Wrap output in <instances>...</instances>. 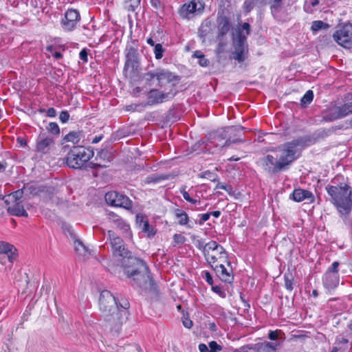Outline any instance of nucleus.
I'll use <instances>...</instances> for the list:
<instances>
[{
	"instance_id": "f257e3e1",
	"label": "nucleus",
	"mask_w": 352,
	"mask_h": 352,
	"mask_svg": "<svg viewBox=\"0 0 352 352\" xmlns=\"http://www.w3.org/2000/svg\"><path fill=\"white\" fill-rule=\"evenodd\" d=\"M108 235L111 241L113 255L122 257L123 261L124 274L131 278L134 283L142 287L151 279L148 275V267L145 262L136 257L131 256V253L124 245L123 240L111 231H108Z\"/></svg>"
},
{
	"instance_id": "f03ea898",
	"label": "nucleus",
	"mask_w": 352,
	"mask_h": 352,
	"mask_svg": "<svg viewBox=\"0 0 352 352\" xmlns=\"http://www.w3.org/2000/svg\"><path fill=\"white\" fill-rule=\"evenodd\" d=\"M99 308L105 325L111 329L118 330L122 325V312L118 311L117 298L109 291L101 292Z\"/></svg>"
},
{
	"instance_id": "7ed1b4c3",
	"label": "nucleus",
	"mask_w": 352,
	"mask_h": 352,
	"mask_svg": "<svg viewBox=\"0 0 352 352\" xmlns=\"http://www.w3.org/2000/svg\"><path fill=\"white\" fill-rule=\"evenodd\" d=\"M311 142L309 138L301 137L279 146V155L277 157L283 169L285 170L299 158L302 150L310 145Z\"/></svg>"
},
{
	"instance_id": "20e7f679",
	"label": "nucleus",
	"mask_w": 352,
	"mask_h": 352,
	"mask_svg": "<svg viewBox=\"0 0 352 352\" xmlns=\"http://www.w3.org/2000/svg\"><path fill=\"white\" fill-rule=\"evenodd\" d=\"M326 190L331 197V202L335 206L342 214H349L352 209V190L346 184L340 186H330L326 187Z\"/></svg>"
},
{
	"instance_id": "39448f33",
	"label": "nucleus",
	"mask_w": 352,
	"mask_h": 352,
	"mask_svg": "<svg viewBox=\"0 0 352 352\" xmlns=\"http://www.w3.org/2000/svg\"><path fill=\"white\" fill-rule=\"evenodd\" d=\"M93 151L83 146H75L67 153L66 164L69 168L78 169L86 166L94 157Z\"/></svg>"
},
{
	"instance_id": "423d86ee",
	"label": "nucleus",
	"mask_w": 352,
	"mask_h": 352,
	"mask_svg": "<svg viewBox=\"0 0 352 352\" xmlns=\"http://www.w3.org/2000/svg\"><path fill=\"white\" fill-rule=\"evenodd\" d=\"M203 254L212 267L215 265L217 262H224L228 259L225 249L214 241H211L203 246Z\"/></svg>"
},
{
	"instance_id": "0eeeda50",
	"label": "nucleus",
	"mask_w": 352,
	"mask_h": 352,
	"mask_svg": "<svg viewBox=\"0 0 352 352\" xmlns=\"http://www.w3.org/2000/svg\"><path fill=\"white\" fill-rule=\"evenodd\" d=\"M143 79L152 85L154 80L157 81V85L162 87L176 80V76L167 69L158 67L153 71H149L143 75Z\"/></svg>"
},
{
	"instance_id": "6e6552de",
	"label": "nucleus",
	"mask_w": 352,
	"mask_h": 352,
	"mask_svg": "<svg viewBox=\"0 0 352 352\" xmlns=\"http://www.w3.org/2000/svg\"><path fill=\"white\" fill-rule=\"evenodd\" d=\"M205 3L202 0H190L184 3L178 10L182 19L190 20L204 12Z\"/></svg>"
},
{
	"instance_id": "1a4fd4ad",
	"label": "nucleus",
	"mask_w": 352,
	"mask_h": 352,
	"mask_svg": "<svg viewBox=\"0 0 352 352\" xmlns=\"http://www.w3.org/2000/svg\"><path fill=\"white\" fill-rule=\"evenodd\" d=\"M234 52L233 58L239 63H243L246 60L248 55V45L246 36L239 30L233 38Z\"/></svg>"
},
{
	"instance_id": "9d476101",
	"label": "nucleus",
	"mask_w": 352,
	"mask_h": 352,
	"mask_svg": "<svg viewBox=\"0 0 352 352\" xmlns=\"http://www.w3.org/2000/svg\"><path fill=\"white\" fill-rule=\"evenodd\" d=\"M333 40L346 49L352 48V23L340 25L333 34Z\"/></svg>"
},
{
	"instance_id": "9b49d317",
	"label": "nucleus",
	"mask_w": 352,
	"mask_h": 352,
	"mask_svg": "<svg viewBox=\"0 0 352 352\" xmlns=\"http://www.w3.org/2000/svg\"><path fill=\"white\" fill-rule=\"evenodd\" d=\"M80 21V14L78 10L68 8L60 20V25L65 32H72Z\"/></svg>"
},
{
	"instance_id": "f8f14e48",
	"label": "nucleus",
	"mask_w": 352,
	"mask_h": 352,
	"mask_svg": "<svg viewBox=\"0 0 352 352\" xmlns=\"http://www.w3.org/2000/svg\"><path fill=\"white\" fill-rule=\"evenodd\" d=\"M104 198L109 205L116 207H122L128 210L132 208V201L130 199L116 191L107 192Z\"/></svg>"
},
{
	"instance_id": "ddd939ff",
	"label": "nucleus",
	"mask_w": 352,
	"mask_h": 352,
	"mask_svg": "<svg viewBox=\"0 0 352 352\" xmlns=\"http://www.w3.org/2000/svg\"><path fill=\"white\" fill-rule=\"evenodd\" d=\"M218 277L223 282L231 283L234 280V275L230 262H221L219 265L212 267Z\"/></svg>"
},
{
	"instance_id": "4468645a",
	"label": "nucleus",
	"mask_w": 352,
	"mask_h": 352,
	"mask_svg": "<svg viewBox=\"0 0 352 352\" xmlns=\"http://www.w3.org/2000/svg\"><path fill=\"white\" fill-rule=\"evenodd\" d=\"M175 96V93L172 91L162 92L156 89H151L148 94L147 104L153 105L169 100Z\"/></svg>"
},
{
	"instance_id": "2eb2a0df",
	"label": "nucleus",
	"mask_w": 352,
	"mask_h": 352,
	"mask_svg": "<svg viewBox=\"0 0 352 352\" xmlns=\"http://www.w3.org/2000/svg\"><path fill=\"white\" fill-rule=\"evenodd\" d=\"M16 249L11 244L0 241V263L6 264V261L13 263L15 260Z\"/></svg>"
},
{
	"instance_id": "dca6fc26",
	"label": "nucleus",
	"mask_w": 352,
	"mask_h": 352,
	"mask_svg": "<svg viewBox=\"0 0 352 352\" xmlns=\"http://www.w3.org/2000/svg\"><path fill=\"white\" fill-rule=\"evenodd\" d=\"M263 168L268 173H276L283 170L278 157L267 155L261 160Z\"/></svg>"
},
{
	"instance_id": "f3484780",
	"label": "nucleus",
	"mask_w": 352,
	"mask_h": 352,
	"mask_svg": "<svg viewBox=\"0 0 352 352\" xmlns=\"http://www.w3.org/2000/svg\"><path fill=\"white\" fill-rule=\"evenodd\" d=\"M352 112V96L350 101L339 107H334L329 110V119L336 120L347 116Z\"/></svg>"
},
{
	"instance_id": "a211bd4d",
	"label": "nucleus",
	"mask_w": 352,
	"mask_h": 352,
	"mask_svg": "<svg viewBox=\"0 0 352 352\" xmlns=\"http://www.w3.org/2000/svg\"><path fill=\"white\" fill-rule=\"evenodd\" d=\"M139 66V54L136 49L131 47L126 53V61L124 67V70L133 72Z\"/></svg>"
},
{
	"instance_id": "6ab92c4d",
	"label": "nucleus",
	"mask_w": 352,
	"mask_h": 352,
	"mask_svg": "<svg viewBox=\"0 0 352 352\" xmlns=\"http://www.w3.org/2000/svg\"><path fill=\"white\" fill-rule=\"evenodd\" d=\"M54 145V140L45 134H41L37 140L36 151L42 154L47 153Z\"/></svg>"
},
{
	"instance_id": "aec40b11",
	"label": "nucleus",
	"mask_w": 352,
	"mask_h": 352,
	"mask_svg": "<svg viewBox=\"0 0 352 352\" xmlns=\"http://www.w3.org/2000/svg\"><path fill=\"white\" fill-rule=\"evenodd\" d=\"M339 274L325 272L322 276V285L325 289L331 292L335 289L339 285Z\"/></svg>"
},
{
	"instance_id": "412c9836",
	"label": "nucleus",
	"mask_w": 352,
	"mask_h": 352,
	"mask_svg": "<svg viewBox=\"0 0 352 352\" xmlns=\"http://www.w3.org/2000/svg\"><path fill=\"white\" fill-rule=\"evenodd\" d=\"M290 198L296 202L307 200L310 203H312L315 200L314 195L311 192L301 188L295 189L290 195Z\"/></svg>"
},
{
	"instance_id": "4be33fe9",
	"label": "nucleus",
	"mask_w": 352,
	"mask_h": 352,
	"mask_svg": "<svg viewBox=\"0 0 352 352\" xmlns=\"http://www.w3.org/2000/svg\"><path fill=\"white\" fill-rule=\"evenodd\" d=\"M7 205L8 212L14 216L18 217H27L28 212L23 208L21 201H16V202H5Z\"/></svg>"
},
{
	"instance_id": "5701e85b",
	"label": "nucleus",
	"mask_w": 352,
	"mask_h": 352,
	"mask_svg": "<svg viewBox=\"0 0 352 352\" xmlns=\"http://www.w3.org/2000/svg\"><path fill=\"white\" fill-rule=\"evenodd\" d=\"M230 27L229 19L226 16L218 18L219 36H223L226 35L230 31Z\"/></svg>"
},
{
	"instance_id": "b1692460",
	"label": "nucleus",
	"mask_w": 352,
	"mask_h": 352,
	"mask_svg": "<svg viewBox=\"0 0 352 352\" xmlns=\"http://www.w3.org/2000/svg\"><path fill=\"white\" fill-rule=\"evenodd\" d=\"M168 177L166 175H158V174H152L151 175L147 176L144 180V184H155L161 182L162 181L168 179Z\"/></svg>"
},
{
	"instance_id": "393cba45",
	"label": "nucleus",
	"mask_w": 352,
	"mask_h": 352,
	"mask_svg": "<svg viewBox=\"0 0 352 352\" xmlns=\"http://www.w3.org/2000/svg\"><path fill=\"white\" fill-rule=\"evenodd\" d=\"M278 342H263L259 344V350L263 352H276L279 346Z\"/></svg>"
},
{
	"instance_id": "a878e982",
	"label": "nucleus",
	"mask_w": 352,
	"mask_h": 352,
	"mask_svg": "<svg viewBox=\"0 0 352 352\" xmlns=\"http://www.w3.org/2000/svg\"><path fill=\"white\" fill-rule=\"evenodd\" d=\"M175 215L176 219L178 220V223L181 226H187L189 221V217L188 214L181 210L176 209L175 210Z\"/></svg>"
},
{
	"instance_id": "bb28decb",
	"label": "nucleus",
	"mask_w": 352,
	"mask_h": 352,
	"mask_svg": "<svg viewBox=\"0 0 352 352\" xmlns=\"http://www.w3.org/2000/svg\"><path fill=\"white\" fill-rule=\"evenodd\" d=\"M334 346H340L342 352H346L349 349L348 339L341 335L336 337Z\"/></svg>"
},
{
	"instance_id": "cd10ccee",
	"label": "nucleus",
	"mask_w": 352,
	"mask_h": 352,
	"mask_svg": "<svg viewBox=\"0 0 352 352\" xmlns=\"http://www.w3.org/2000/svg\"><path fill=\"white\" fill-rule=\"evenodd\" d=\"M334 346H340L342 352H346L349 349L348 339L341 335L336 337Z\"/></svg>"
},
{
	"instance_id": "c85d7f7f",
	"label": "nucleus",
	"mask_w": 352,
	"mask_h": 352,
	"mask_svg": "<svg viewBox=\"0 0 352 352\" xmlns=\"http://www.w3.org/2000/svg\"><path fill=\"white\" fill-rule=\"evenodd\" d=\"M23 188L21 190H18L8 196L6 197L5 202H16V201H21L23 195H24Z\"/></svg>"
},
{
	"instance_id": "c756f323",
	"label": "nucleus",
	"mask_w": 352,
	"mask_h": 352,
	"mask_svg": "<svg viewBox=\"0 0 352 352\" xmlns=\"http://www.w3.org/2000/svg\"><path fill=\"white\" fill-rule=\"evenodd\" d=\"M330 25L322 21H314L311 23V30L313 32H318L320 30H327Z\"/></svg>"
},
{
	"instance_id": "7c9ffc66",
	"label": "nucleus",
	"mask_w": 352,
	"mask_h": 352,
	"mask_svg": "<svg viewBox=\"0 0 352 352\" xmlns=\"http://www.w3.org/2000/svg\"><path fill=\"white\" fill-rule=\"evenodd\" d=\"M24 193L25 195H37L41 191L40 187L33 184H28L23 187Z\"/></svg>"
},
{
	"instance_id": "2f4dec72",
	"label": "nucleus",
	"mask_w": 352,
	"mask_h": 352,
	"mask_svg": "<svg viewBox=\"0 0 352 352\" xmlns=\"http://www.w3.org/2000/svg\"><path fill=\"white\" fill-rule=\"evenodd\" d=\"M118 311L122 312V320H123V316L126 314V310L129 308V302L127 299L122 298L120 300L117 298Z\"/></svg>"
},
{
	"instance_id": "473e14b6",
	"label": "nucleus",
	"mask_w": 352,
	"mask_h": 352,
	"mask_svg": "<svg viewBox=\"0 0 352 352\" xmlns=\"http://www.w3.org/2000/svg\"><path fill=\"white\" fill-rule=\"evenodd\" d=\"M80 132L72 131L67 134L64 139L67 142L78 144L80 140Z\"/></svg>"
},
{
	"instance_id": "72a5a7b5",
	"label": "nucleus",
	"mask_w": 352,
	"mask_h": 352,
	"mask_svg": "<svg viewBox=\"0 0 352 352\" xmlns=\"http://www.w3.org/2000/svg\"><path fill=\"white\" fill-rule=\"evenodd\" d=\"M74 247L76 252L79 254L83 256H85L88 253L87 248L85 246V245L80 241H75Z\"/></svg>"
},
{
	"instance_id": "f704fd0d",
	"label": "nucleus",
	"mask_w": 352,
	"mask_h": 352,
	"mask_svg": "<svg viewBox=\"0 0 352 352\" xmlns=\"http://www.w3.org/2000/svg\"><path fill=\"white\" fill-rule=\"evenodd\" d=\"M319 0H313L311 1H305L304 10L309 14H312L316 11L315 7L319 4Z\"/></svg>"
},
{
	"instance_id": "c9c22d12",
	"label": "nucleus",
	"mask_w": 352,
	"mask_h": 352,
	"mask_svg": "<svg viewBox=\"0 0 352 352\" xmlns=\"http://www.w3.org/2000/svg\"><path fill=\"white\" fill-rule=\"evenodd\" d=\"M118 222L119 223H118L116 225V226L120 230H122L124 233H125L126 236H130V226L129 225V223H127L122 219H120V220Z\"/></svg>"
},
{
	"instance_id": "e433bc0d",
	"label": "nucleus",
	"mask_w": 352,
	"mask_h": 352,
	"mask_svg": "<svg viewBox=\"0 0 352 352\" xmlns=\"http://www.w3.org/2000/svg\"><path fill=\"white\" fill-rule=\"evenodd\" d=\"M234 352H259V348L257 345H245L236 349Z\"/></svg>"
},
{
	"instance_id": "4c0bfd02",
	"label": "nucleus",
	"mask_w": 352,
	"mask_h": 352,
	"mask_svg": "<svg viewBox=\"0 0 352 352\" xmlns=\"http://www.w3.org/2000/svg\"><path fill=\"white\" fill-rule=\"evenodd\" d=\"M164 51H165V50H164V48H163L162 44H160V43L156 44L154 47V50H153V52L155 54V58L157 60L161 59L163 57Z\"/></svg>"
},
{
	"instance_id": "58836bf2",
	"label": "nucleus",
	"mask_w": 352,
	"mask_h": 352,
	"mask_svg": "<svg viewBox=\"0 0 352 352\" xmlns=\"http://www.w3.org/2000/svg\"><path fill=\"white\" fill-rule=\"evenodd\" d=\"M314 98V93L311 90H308L300 100L302 104H309L311 102Z\"/></svg>"
},
{
	"instance_id": "ea45409f",
	"label": "nucleus",
	"mask_w": 352,
	"mask_h": 352,
	"mask_svg": "<svg viewBox=\"0 0 352 352\" xmlns=\"http://www.w3.org/2000/svg\"><path fill=\"white\" fill-rule=\"evenodd\" d=\"M293 280L294 278L292 274H285L284 275L285 287L289 291H292L294 289Z\"/></svg>"
},
{
	"instance_id": "a19ab883",
	"label": "nucleus",
	"mask_w": 352,
	"mask_h": 352,
	"mask_svg": "<svg viewBox=\"0 0 352 352\" xmlns=\"http://www.w3.org/2000/svg\"><path fill=\"white\" fill-rule=\"evenodd\" d=\"M47 130L55 135H58L60 133V128L56 122H50L47 126Z\"/></svg>"
},
{
	"instance_id": "79ce46f5",
	"label": "nucleus",
	"mask_w": 352,
	"mask_h": 352,
	"mask_svg": "<svg viewBox=\"0 0 352 352\" xmlns=\"http://www.w3.org/2000/svg\"><path fill=\"white\" fill-rule=\"evenodd\" d=\"M142 231L147 233L149 236H154L155 232L147 221H144L142 225Z\"/></svg>"
},
{
	"instance_id": "37998d69",
	"label": "nucleus",
	"mask_w": 352,
	"mask_h": 352,
	"mask_svg": "<svg viewBox=\"0 0 352 352\" xmlns=\"http://www.w3.org/2000/svg\"><path fill=\"white\" fill-rule=\"evenodd\" d=\"M210 25V22L208 21H206L204 23H202L199 30L200 36L205 37L207 35L208 28H209Z\"/></svg>"
},
{
	"instance_id": "c03bdc74",
	"label": "nucleus",
	"mask_w": 352,
	"mask_h": 352,
	"mask_svg": "<svg viewBox=\"0 0 352 352\" xmlns=\"http://www.w3.org/2000/svg\"><path fill=\"white\" fill-rule=\"evenodd\" d=\"M129 3L128 10L134 12L140 5L141 0H126Z\"/></svg>"
},
{
	"instance_id": "a18cd8bd",
	"label": "nucleus",
	"mask_w": 352,
	"mask_h": 352,
	"mask_svg": "<svg viewBox=\"0 0 352 352\" xmlns=\"http://www.w3.org/2000/svg\"><path fill=\"white\" fill-rule=\"evenodd\" d=\"M210 352H218L222 350V346L215 341H211L208 344Z\"/></svg>"
},
{
	"instance_id": "49530a36",
	"label": "nucleus",
	"mask_w": 352,
	"mask_h": 352,
	"mask_svg": "<svg viewBox=\"0 0 352 352\" xmlns=\"http://www.w3.org/2000/svg\"><path fill=\"white\" fill-rule=\"evenodd\" d=\"M233 128H234L233 126H229V127L225 128L222 131L219 132L217 134V135H215V138H217V139L221 138V139L225 140L227 137L226 133L232 131Z\"/></svg>"
},
{
	"instance_id": "de8ad7c7",
	"label": "nucleus",
	"mask_w": 352,
	"mask_h": 352,
	"mask_svg": "<svg viewBox=\"0 0 352 352\" xmlns=\"http://www.w3.org/2000/svg\"><path fill=\"white\" fill-rule=\"evenodd\" d=\"M212 290L217 294L220 297L224 298L226 297V292L220 286L216 285L212 287Z\"/></svg>"
},
{
	"instance_id": "09e8293b",
	"label": "nucleus",
	"mask_w": 352,
	"mask_h": 352,
	"mask_svg": "<svg viewBox=\"0 0 352 352\" xmlns=\"http://www.w3.org/2000/svg\"><path fill=\"white\" fill-rule=\"evenodd\" d=\"M339 265H340V263L338 261H334L331 264V267L327 269L326 272H330L331 274H338V267H339Z\"/></svg>"
},
{
	"instance_id": "8fccbe9b",
	"label": "nucleus",
	"mask_w": 352,
	"mask_h": 352,
	"mask_svg": "<svg viewBox=\"0 0 352 352\" xmlns=\"http://www.w3.org/2000/svg\"><path fill=\"white\" fill-rule=\"evenodd\" d=\"M256 3V0H246L244 2V9L247 12L251 11V10L254 8Z\"/></svg>"
},
{
	"instance_id": "3c124183",
	"label": "nucleus",
	"mask_w": 352,
	"mask_h": 352,
	"mask_svg": "<svg viewBox=\"0 0 352 352\" xmlns=\"http://www.w3.org/2000/svg\"><path fill=\"white\" fill-rule=\"evenodd\" d=\"M150 3L152 7L157 10H161L164 8L161 0H150Z\"/></svg>"
},
{
	"instance_id": "603ef678",
	"label": "nucleus",
	"mask_w": 352,
	"mask_h": 352,
	"mask_svg": "<svg viewBox=\"0 0 352 352\" xmlns=\"http://www.w3.org/2000/svg\"><path fill=\"white\" fill-rule=\"evenodd\" d=\"M216 188L224 190L227 191L229 194L231 193V191L232 190V188L230 186H228L225 183H218L216 186Z\"/></svg>"
},
{
	"instance_id": "864d4df0",
	"label": "nucleus",
	"mask_w": 352,
	"mask_h": 352,
	"mask_svg": "<svg viewBox=\"0 0 352 352\" xmlns=\"http://www.w3.org/2000/svg\"><path fill=\"white\" fill-rule=\"evenodd\" d=\"M59 119L62 123H66L69 119V114L67 111H63L59 115Z\"/></svg>"
},
{
	"instance_id": "5fc2aeb1",
	"label": "nucleus",
	"mask_w": 352,
	"mask_h": 352,
	"mask_svg": "<svg viewBox=\"0 0 352 352\" xmlns=\"http://www.w3.org/2000/svg\"><path fill=\"white\" fill-rule=\"evenodd\" d=\"M174 241L176 243L182 244L186 241V238L181 234H175L173 236Z\"/></svg>"
},
{
	"instance_id": "6e6d98bb",
	"label": "nucleus",
	"mask_w": 352,
	"mask_h": 352,
	"mask_svg": "<svg viewBox=\"0 0 352 352\" xmlns=\"http://www.w3.org/2000/svg\"><path fill=\"white\" fill-rule=\"evenodd\" d=\"M79 57L84 63L88 62V53L87 49H82L79 53Z\"/></svg>"
},
{
	"instance_id": "4d7b16f0",
	"label": "nucleus",
	"mask_w": 352,
	"mask_h": 352,
	"mask_svg": "<svg viewBox=\"0 0 352 352\" xmlns=\"http://www.w3.org/2000/svg\"><path fill=\"white\" fill-rule=\"evenodd\" d=\"M204 278L206 280V281L210 285H212L213 284V279L212 276L208 272H204Z\"/></svg>"
},
{
	"instance_id": "13d9d810",
	"label": "nucleus",
	"mask_w": 352,
	"mask_h": 352,
	"mask_svg": "<svg viewBox=\"0 0 352 352\" xmlns=\"http://www.w3.org/2000/svg\"><path fill=\"white\" fill-rule=\"evenodd\" d=\"M186 186H182L179 192L182 195L184 199L188 201V200L191 198L188 192L186 190Z\"/></svg>"
},
{
	"instance_id": "bf43d9fd",
	"label": "nucleus",
	"mask_w": 352,
	"mask_h": 352,
	"mask_svg": "<svg viewBox=\"0 0 352 352\" xmlns=\"http://www.w3.org/2000/svg\"><path fill=\"white\" fill-rule=\"evenodd\" d=\"M120 217L119 216H118L117 214H116L115 213H110L109 214V219L111 222H113L114 223V225L116 226L118 223H119L118 221L120 220Z\"/></svg>"
},
{
	"instance_id": "052dcab7",
	"label": "nucleus",
	"mask_w": 352,
	"mask_h": 352,
	"mask_svg": "<svg viewBox=\"0 0 352 352\" xmlns=\"http://www.w3.org/2000/svg\"><path fill=\"white\" fill-rule=\"evenodd\" d=\"M199 216L201 218H200L199 223L200 225H202L204 222L207 221L209 219V218L210 217V212H208V213L200 214Z\"/></svg>"
},
{
	"instance_id": "680f3d73",
	"label": "nucleus",
	"mask_w": 352,
	"mask_h": 352,
	"mask_svg": "<svg viewBox=\"0 0 352 352\" xmlns=\"http://www.w3.org/2000/svg\"><path fill=\"white\" fill-rule=\"evenodd\" d=\"M239 30V29L238 30H236V32ZM240 30H245L246 32V35H245V36L247 35H248L250 32V25L248 23H244L242 25H241V29H240ZM242 32V31H241Z\"/></svg>"
},
{
	"instance_id": "e2e57ef3",
	"label": "nucleus",
	"mask_w": 352,
	"mask_h": 352,
	"mask_svg": "<svg viewBox=\"0 0 352 352\" xmlns=\"http://www.w3.org/2000/svg\"><path fill=\"white\" fill-rule=\"evenodd\" d=\"M47 116L50 118H54L56 116V111L54 108L50 107L47 110Z\"/></svg>"
},
{
	"instance_id": "0e129e2a",
	"label": "nucleus",
	"mask_w": 352,
	"mask_h": 352,
	"mask_svg": "<svg viewBox=\"0 0 352 352\" xmlns=\"http://www.w3.org/2000/svg\"><path fill=\"white\" fill-rule=\"evenodd\" d=\"M183 324L185 327L190 329L192 327V322L189 318H185L183 320Z\"/></svg>"
},
{
	"instance_id": "69168bd1",
	"label": "nucleus",
	"mask_w": 352,
	"mask_h": 352,
	"mask_svg": "<svg viewBox=\"0 0 352 352\" xmlns=\"http://www.w3.org/2000/svg\"><path fill=\"white\" fill-rule=\"evenodd\" d=\"M268 338L271 340H276L278 338V333L276 331H270Z\"/></svg>"
},
{
	"instance_id": "338daca9",
	"label": "nucleus",
	"mask_w": 352,
	"mask_h": 352,
	"mask_svg": "<svg viewBox=\"0 0 352 352\" xmlns=\"http://www.w3.org/2000/svg\"><path fill=\"white\" fill-rule=\"evenodd\" d=\"M199 350L200 352H210L209 347L205 344H200Z\"/></svg>"
},
{
	"instance_id": "774afa93",
	"label": "nucleus",
	"mask_w": 352,
	"mask_h": 352,
	"mask_svg": "<svg viewBox=\"0 0 352 352\" xmlns=\"http://www.w3.org/2000/svg\"><path fill=\"white\" fill-rule=\"evenodd\" d=\"M102 139V135H98V136H96L92 140H91V143L92 144H97L100 141H101V140Z\"/></svg>"
}]
</instances>
